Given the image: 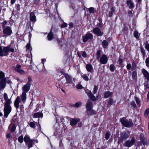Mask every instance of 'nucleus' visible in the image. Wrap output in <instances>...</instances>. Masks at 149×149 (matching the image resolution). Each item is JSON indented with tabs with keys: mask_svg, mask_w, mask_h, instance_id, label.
<instances>
[{
	"mask_svg": "<svg viewBox=\"0 0 149 149\" xmlns=\"http://www.w3.org/2000/svg\"><path fill=\"white\" fill-rule=\"evenodd\" d=\"M79 121V119H73L70 121V124L72 126H74Z\"/></svg>",
	"mask_w": 149,
	"mask_h": 149,
	"instance_id": "obj_25",
	"label": "nucleus"
},
{
	"mask_svg": "<svg viewBox=\"0 0 149 149\" xmlns=\"http://www.w3.org/2000/svg\"><path fill=\"white\" fill-rule=\"evenodd\" d=\"M30 21L32 22L35 23L36 22V17L34 12H32L30 13Z\"/></svg>",
	"mask_w": 149,
	"mask_h": 149,
	"instance_id": "obj_13",
	"label": "nucleus"
},
{
	"mask_svg": "<svg viewBox=\"0 0 149 149\" xmlns=\"http://www.w3.org/2000/svg\"><path fill=\"white\" fill-rule=\"evenodd\" d=\"M89 75V74L88 75L86 74H84L83 75L81 76V77L83 78V79L84 80L88 81L89 80V79L88 76Z\"/></svg>",
	"mask_w": 149,
	"mask_h": 149,
	"instance_id": "obj_37",
	"label": "nucleus"
},
{
	"mask_svg": "<svg viewBox=\"0 0 149 149\" xmlns=\"http://www.w3.org/2000/svg\"><path fill=\"white\" fill-rule=\"evenodd\" d=\"M27 61V57L24 55H22L20 56L19 58V62L22 63L23 61H24L25 62Z\"/></svg>",
	"mask_w": 149,
	"mask_h": 149,
	"instance_id": "obj_33",
	"label": "nucleus"
},
{
	"mask_svg": "<svg viewBox=\"0 0 149 149\" xmlns=\"http://www.w3.org/2000/svg\"><path fill=\"white\" fill-rule=\"evenodd\" d=\"M7 21L6 20H5L2 23H1V24L2 25V27L3 29L6 27L5 26L7 24Z\"/></svg>",
	"mask_w": 149,
	"mask_h": 149,
	"instance_id": "obj_51",
	"label": "nucleus"
},
{
	"mask_svg": "<svg viewBox=\"0 0 149 149\" xmlns=\"http://www.w3.org/2000/svg\"><path fill=\"white\" fill-rule=\"evenodd\" d=\"M131 67V64L130 63H127L126 65V68L127 70L128 71L130 70Z\"/></svg>",
	"mask_w": 149,
	"mask_h": 149,
	"instance_id": "obj_52",
	"label": "nucleus"
},
{
	"mask_svg": "<svg viewBox=\"0 0 149 149\" xmlns=\"http://www.w3.org/2000/svg\"><path fill=\"white\" fill-rule=\"evenodd\" d=\"M4 98L6 102H11L10 99H8V95L6 93H4Z\"/></svg>",
	"mask_w": 149,
	"mask_h": 149,
	"instance_id": "obj_35",
	"label": "nucleus"
},
{
	"mask_svg": "<svg viewBox=\"0 0 149 149\" xmlns=\"http://www.w3.org/2000/svg\"><path fill=\"white\" fill-rule=\"evenodd\" d=\"M145 134L144 133H142L140 134V139L141 142L143 145H145Z\"/></svg>",
	"mask_w": 149,
	"mask_h": 149,
	"instance_id": "obj_23",
	"label": "nucleus"
},
{
	"mask_svg": "<svg viewBox=\"0 0 149 149\" xmlns=\"http://www.w3.org/2000/svg\"><path fill=\"white\" fill-rule=\"evenodd\" d=\"M35 140L31 139L29 141L27 142L26 143V145H27L28 147H29V149L33 147V145L35 143Z\"/></svg>",
	"mask_w": 149,
	"mask_h": 149,
	"instance_id": "obj_21",
	"label": "nucleus"
},
{
	"mask_svg": "<svg viewBox=\"0 0 149 149\" xmlns=\"http://www.w3.org/2000/svg\"><path fill=\"white\" fill-rule=\"evenodd\" d=\"M28 81L26 84H31V81H32L31 78L29 76L28 78Z\"/></svg>",
	"mask_w": 149,
	"mask_h": 149,
	"instance_id": "obj_58",
	"label": "nucleus"
},
{
	"mask_svg": "<svg viewBox=\"0 0 149 149\" xmlns=\"http://www.w3.org/2000/svg\"><path fill=\"white\" fill-rule=\"evenodd\" d=\"M6 79H3L0 80V86L1 87V88H3L5 87V83L6 82Z\"/></svg>",
	"mask_w": 149,
	"mask_h": 149,
	"instance_id": "obj_30",
	"label": "nucleus"
},
{
	"mask_svg": "<svg viewBox=\"0 0 149 149\" xmlns=\"http://www.w3.org/2000/svg\"><path fill=\"white\" fill-rule=\"evenodd\" d=\"M135 142V139L134 137H132L130 140H126L123 145L124 146L130 147L133 145Z\"/></svg>",
	"mask_w": 149,
	"mask_h": 149,
	"instance_id": "obj_6",
	"label": "nucleus"
},
{
	"mask_svg": "<svg viewBox=\"0 0 149 149\" xmlns=\"http://www.w3.org/2000/svg\"><path fill=\"white\" fill-rule=\"evenodd\" d=\"M30 138L27 135H26L24 137V140L26 143L31 140Z\"/></svg>",
	"mask_w": 149,
	"mask_h": 149,
	"instance_id": "obj_42",
	"label": "nucleus"
},
{
	"mask_svg": "<svg viewBox=\"0 0 149 149\" xmlns=\"http://www.w3.org/2000/svg\"><path fill=\"white\" fill-rule=\"evenodd\" d=\"M144 116L146 118H149V108L146 109L144 113Z\"/></svg>",
	"mask_w": 149,
	"mask_h": 149,
	"instance_id": "obj_36",
	"label": "nucleus"
},
{
	"mask_svg": "<svg viewBox=\"0 0 149 149\" xmlns=\"http://www.w3.org/2000/svg\"><path fill=\"white\" fill-rule=\"evenodd\" d=\"M126 3L130 9H133L134 8V5L131 0H127Z\"/></svg>",
	"mask_w": 149,
	"mask_h": 149,
	"instance_id": "obj_17",
	"label": "nucleus"
},
{
	"mask_svg": "<svg viewBox=\"0 0 149 149\" xmlns=\"http://www.w3.org/2000/svg\"><path fill=\"white\" fill-rule=\"evenodd\" d=\"M17 114L15 115L13 117L12 119L11 120V123H14L16 125L18 124H19L18 123V119L17 116Z\"/></svg>",
	"mask_w": 149,
	"mask_h": 149,
	"instance_id": "obj_15",
	"label": "nucleus"
},
{
	"mask_svg": "<svg viewBox=\"0 0 149 149\" xmlns=\"http://www.w3.org/2000/svg\"><path fill=\"white\" fill-rule=\"evenodd\" d=\"M99 22L97 24V26L102 28L103 26V24L102 23V17H99L97 19Z\"/></svg>",
	"mask_w": 149,
	"mask_h": 149,
	"instance_id": "obj_22",
	"label": "nucleus"
},
{
	"mask_svg": "<svg viewBox=\"0 0 149 149\" xmlns=\"http://www.w3.org/2000/svg\"><path fill=\"white\" fill-rule=\"evenodd\" d=\"M102 45L104 48L106 49L108 47L109 43L107 40H104L102 42Z\"/></svg>",
	"mask_w": 149,
	"mask_h": 149,
	"instance_id": "obj_26",
	"label": "nucleus"
},
{
	"mask_svg": "<svg viewBox=\"0 0 149 149\" xmlns=\"http://www.w3.org/2000/svg\"><path fill=\"white\" fill-rule=\"evenodd\" d=\"M10 103H5L4 105V117L7 118L11 111L12 108Z\"/></svg>",
	"mask_w": 149,
	"mask_h": 149,
	"instance_id": "obj_3",
	"label": "nucleus"
},
{
	"mask_svg": "<svg viewBox=\"0 0 149 149\" xmlns=\"http://www.w3.org/2000/svg\"><path fill=\"white\" fill-rule=\"evenodd\" d=\"M30 127L32 128H35V124L34 122H31L29 124Z\"/></svg>",
	"mask_w": 149,
	"mask_h": 149,
	"instance_id": "obj_56",
	"label": "nucleus"
},
{
	"mask_svg": "<svg viewBox=\"0 0 149 149\" xmlns=\"http://www.w3.org/2000/svg\"><path fill=\"white\" fill-rule=\"evenodd\" d=\"M120 120L123 126L126 127H131L133 124L131 120H129L128 121L124 118H120Z\"/></svg>",
	"mask_w": 149,
	"mask_h": 149,
	"instance_id": "obj_5",
	"label": "nucleus"
},
{
	"mask_svg": "<svg viewBox=\"0 0 149 149\" xmlns=\"http://www.w3.org/2000/svg\"><path fill=\"white\" fill-rule=\"evenodd\" d=\"M93 31L97 37L102 36L104 34V32H102L100 28L98 27L93 28Z\"/></svg>",
	"mask_w": 149,
	"mask_h": 149,
	"instance_id": "obj_9",
	"label": "nucleus"
},
{
	"mask_svg": "<svg viewBox=\"0 0 149 149\" xmlns=\"http://www.w3.org/2000/svg\"><path fill=\"white\" fill-rule=\"evenodd\" d=\"M16 125L14 123H11L9 126V129L12 132H14L15 130Z\"/></svg>",
	"mask_w": 149,
	"mask_h": 149,
	"instance_id": "obj_19",
	"label": "nucleus"
},
{
	"mask_svg": "<svg viewBox=\"0 0 149 149\" xmlns=\"http://www.w3.org/2000/svg\"><path fill=\"white\" fill-rule=\"evenodd\" d=\"M134 99L136 102H140L139 98L136 95L134 96Z\"/></svg>",
	"mask_w": 149,
	"mask_h": 149,
	"instance_id": "obj_54",
	"label": "nucleus"
},
{
	"mask_svg": "<svg viewBox=\"0 0 149 149\" xmlns=\"http://www.w3.org/2000/svg\"><path fill=\"white\" fill-rule=\"evenodd\" d=\"M3 32L4 35L8 36L11 34L12 31L10 27L7 26L6 28H3Z\"/></svg>",
	"mask_w": 149,
	"mask_h": 149,
	"instance_id": "obj_11",
	"label": "nucleus"
},
{
	"mask_svg": "<svg viewBox=\"0 0 149 149\" xmlns=\"http://www.w3.org/2000/svg\"><path fill=\"white\" fill-rule=\"evenodd\" d=\"M14 50L13 48H11L10 45L4 47L3 48L0 46V56H7L9 54L10 52H13Z\"/></svg>",
	"mask_w": 149,
	"mask_h": 149,
	"instance_id": "obj_1",
	"label": "nucleus"
},
{
	"mask_svg": "<svg viewBox=\"0 0 149 149\" xmlns=\"http://www.w3.org/2000/svg\"><path fill=\"white\" fill-rule=\"evenodd\" d=\"M108 61V58L107 56L105 54H103L102 55L100 58L99 62L101 64H105L107 63Z\"/></svg>",
	"mask_w": 149,
	"mask_h": 149,
	"instance_id": "obj_10",
	"label": "nucleus"
},
{
	"mask_svg": "<svg viewBox=\"0 0 149 149\" xmlns=\"http://www.w3.org/2000/svg\"><path fill=\"white\" fill-rule=\"evenodd\" d=\"M76 88L77 89H82L83 87L82 85L79 84L77 85Z\"/></svg>",
	"mask_w": 149,
	"mask_h": 149,
	"instance_id": "obj_55",
	"label": "nucleus"
},
{
	"mask_svg": "<svg viewBox=\"0 0 149 149\" xmlns=\"http://www.w3.org/2000/svg\"><path fill=\"white\" fill-rule=\"evenodd\" d=\"M90 14L93 13H95V9L93 7H91L88 9Z\"/></svg>",
	"mask_w": 149,
	"mask_h": 149,
	"instance_id": "obj_49",
	"label": "nucleus"
},
{
	"mask_svg": "<svg viewBox=\"0 0 149 149\" xmlns=\"http://www.w3.org/2000/svg\"><path fill=\"white\" fill-rule=\"evenodd\" d=\"M143 85L144 87L147 88L149 89V84H148V82L144 83Z\"/></svg>",
	"mask_w": 149,
	"mask_h": 149,
	"instance_id": "obj_59",
	"label": "nucleus"
},
{
	"mask_svg": "<svg viewBox=\"0 0 149 149\" xmlns=\"http://www.w3.org/2000/svg\"><path fill=\"white\" fill-rule=\"evenodd\" d=\"M0 80L4 79H6V78H5L4 73L2 71H0Z\"/></svg>",
	"mask_w": 149,
	"mask_h": 149,
	"instance_id": "obj_41",
	"label": "nucleus"
},
{
	"mask_svg": "<svg viewBox=\"0 0 149 149\" xmlns=\"http://www.w3.org/2000/svg\"><path fill=\"white\" fill-rule=\"evenodd\" d=\"M42 113L40 112L35 113L33 115V117L34 118L41 117H42Z\"/></svg>",
	"mask_w": 149,
	"mask_h": 149,
	"instance_id": "obj_31",
	"label": "nucleus"
},
{
	"mask_svg": "<svg viewBox=\"0 0 149 149\" xmlns=\"http://www.w3.org/2000/svg\"><path fill=\"white\" fill-rule=\"evenodd\" d=\"M12 69L14 70L17 72H19V65L17 64L16 66H13L12 68Z\"/></svg>",
	"mask_w": 149,
	"mask_h": 149,
	"instance_id": "obj_47",
	"label": "nucleus"
},
{
	"mask_svg": "<svg viewBox=\"0 0 149 149\" xmlns=\"http://www.w3.org/2000/svg\"><path fill=\"white\" fill-rule=\"evenodd\" d=\"M136 68V65L134 61H133L132 63V71L135 70Z\"/></svg>",
	"mask_w": 149,
	"mask_h": 149,
	"instance_id": "obj_39",
	"label": "nucleus"
},
{
	"mask_svg": "<svg viewBox=\"0 0 149 149\" xmlns=\"http://www.w3.org/2000/svg\"><path fill=\"white\" fill-rule=\"evenodd\" d=\"M86 68L87 71L90 72H92L93 68L92 65L90 64H87L86 65Z\"/></svg>",
	"mask_w": 149,
	"mask_h": 149,
	"instance_id": "obj_16",
	"label": "nucleus"
},
{
	"mask_svg": "<svg viewBox=\"0 0 149 149\" xmlns=\"http://www.w3.org/2000/svg\"><path fill=\"white\" fill-rule=\"evenodd\" d=\"M83 53L82 54V56L84 58H86L87 57V55L85 51L82 52Z\"/></svg>",
	"mask_w": 149,
	"mask_h": 149,
	"instance_id": "obj_62",
	"label": "nucleus"
},
{
	"mask_svg": "<svg viewBox=\"0 0 149 149\" xmlns=\"http://www.w3.org/2000/svg\"><path fill=\"white\" fill-rule=\"evenodd\" d=\"M29 42L27 44V45L26 46V50L27 51H29L30 52V53H31V51L32 50V48L31 47V45H30V39L31 37L30 36V35H29Z\"/></svg>",
	"mask_w": 149,
	"mask_h": 149,
	"instance_id": "obj_18",
	"label": "nucleus"
},
{
	"mask_svg": "<svg viewBox=\"0 0 149 149\" xmlns=\"http://www.w3.org/2000/svg\"><path fill=\"white\" fill-rule=\"evenodd\" d=\"M24 141L23 136H19V142L22 143Z\"/></svg>",
	"mask_w": 149,
	"mask_h": 149,
	"instance_id": "obj_60",
	"label": "nucleus"
},
{
	"mask_svg": "<svg viewBox=\"0 0 149 149\" xmlns=\"http://www.w3.org/2000/svg\"><path fill=\"white\" fill-rule=\"evenodd\" d=\"M123 25L124 27H123V29L122 30V31L125 35H127L128 33V29L127 27H126L125 24H124Z\"/></svg>",
	"mask_w": 149,
	"mask_h": 149,
	"instance_id": "obj_32",
	"label": "nucleus"
},
{
	"mask_svg": "<svg viewBox=\"0 0 149 149\" xmlns=\"http://www.w3.org/2000/svg\"><path fill=\"white\" fill-rule=\"evenodd\" d=\"M139 33L138 31L136 30L135 31L134 33V37L138 40H139Z\"/></svg>",
	"mask_w": 149,
	"mask_h": 149,
	"instance_id": "obj_38",
	"label": "nucleus"
},
{
	"mask_svg": "<svg viewBox=\"0 0 149 149\" xmlns=\"http://www.w3.org/2000/svg\"><path fill=\"white\" fill-rule=\"evenodd\" d=\"M86 112L88 116L93 115L97 113L96 111L93 110V109L86 111Z\"/></svg>",
	"mask_w": 149,
	"mask_h": 149,
	"instance_id": "obj_24",
	"label": "nucleus"
},
{
	"mask_svg": "<svg viewBox=\"0 0 149 149\" xmlns=\"http://www.w3.org/2000/svg\"><path fill=\"white\" fill-rule=\"evenodd\" d=\"M131 75L133 79H135L137 78V72L136 70L132 71Z\"/></svg>",
	"mask_w": 149,
	"mask_h": 149,
	"instance_id": "obj_27",
	"label": "nucleus"
},
{
	"mask_svg": "<svg viewBox=\"0 0 149 149\" xmlns=\"http://www.w3.org/2000/svg\"><path fill=\"white\" fill-rule=\"evenodd\" d=\"M136 6L137 7H139L140 6L142 2V0H136Z\"/></svg>",
	"mask_w": 149,
	"mask_h": 149,
	"instance_id": "obj_45",
	"label": "nucleus"
},
{
	"mask_svg": "<svg viewBox=\"0 0 149 149\" xmlns=\"http://www.w3.org/2000/svg\"><path fill=\"white\" fill-rule=\"evenodd\" d=\"M31 84H26L22 88L23 91L22 94L21 95V100L23 102H25L26 99V93L29 90Z\"/></svg>",
	"mask_w": 149,
	"mask_h": 149,
	"instance_id": "obj_2",
	"label": "nucleus"
},
{
	"mask_svg": "<svg viewBox=\"0 0 149 149\" xmlns=\"http://www.w3.org/2000/svg\"><path fill=\"white\" fill-rule=\"evenodd\" d=\"M93 107V105L92 103H87L86 105V111H87L92 109Z\"/></svg>",
	"mask_w": 149,
	"mask_h": 149,
	"instance_id": "obj_29",
	"label": "nucleus"
},
{
	"mask_svg": "<svg viewBox=\"0 0 149 149\" xmlns=\"http://www.w3.org/2000/svg\"><path fill=\"white\" fill-rule=\"evenodd\" d=\"M68 26V24L66 23L63 22L62 23L61 26V28H64L67 27Z\"/></svg>",
	"mask_w": 149,
	"mask_h": 149,
	"instance_id": "obj_57",
	"label": "nucleus"
},
{
	"mask_svg": "<svg viewBox=\"0 0 149 149\" xmlns=\"http://www.w3.org/2000/svg\"><path fill=\"white\" fill-rule=\"evenodd\" d=\"M81 105V103H75L74 106L75 107H80Z\"/></svg>",
	"mask_w": 149,
	"mask_h": 149,
	"instance_id": "obj_64",
	"label": "nucleus"
},
{
	"mask_svg": "<svg viewBox=\"0 0 149 149\" xmlns=\"http://www.w3.org/2000/svg\"><path fill=\"white\" fill-rule=\"evenodd\" d=\"M110 135V134L109 132H106L105 136V138L107 140L109 139Z\"/></svg>",
	"mask_w": 149,
	"mask_h": 149,
	"instance_id": "obj_53",
	"label": "nucleus"
},
{
	"mask_svg": "<svg viewBox=\"0 0 149 149\" xmlns=\"http://www.w3.org/2000/svg\"><path fill=\"white\" fill-rule=\"evenodd\" d=\"M89 97L90 98V99L93 101H95L97 99L91 92H90V96Z\"/></svg>",
	"mask_w": 149,
	"mask_h": 149,
	"instance_id": "obj_28",
	"label": "nucleus"
},
{
	"mask_svg": "<svg viewBox=\"0 0 149 149\" xmlns=\"http://www.w3.org/2000/svg\"><path fill=\"white\" fill-rule=\"evenodd\" d=\"M93 38V36L92 34L90 33H87L84 35L82 36L83 41L85 43L89 39L92 40Z\"/></svg>",
	"mask_w": 149,
	"mask_h": 149,
	"instance_id": "obj_8",
	"label": "nucleus"
},
{
	"mask_svg": "<svg viewBox=\"0 0 149 149\" xmlns=\"http://www.w3.org/2000/svg\"><path fill=\"white\" fill-rule=\"evenodd\" d=\"M133 11V10L131 9L130 11L128 12V15L129 17L130 18L132 17L134 15L133 13H132Z\"/></svg>",
	"mask_w": 149,
	"mask_h": 149,
	"instance_id": "obj_43",
	"label": "nucleus"
},
{
	"mask_svg": "<svg viewBox=\"0 0 149 149\" xmlns=\"http://www.w3.org/2000/svg\"><path fill=\"white\" fill-rule=\"evenodd\" d=\"M19 74L22 75H24L25 74V72L22 70L19 69Z\"/></svg>",
	"mask_w": 149,
	"mask_h": 149,
	"instance_id": "obj_61",
	"label": "nucleus"
},
{
	"mask_svg": "<svg viewBox=\"0 0 149 149\" xmlns=\"http://www.w3.org/2000/svg\"><path fill=\"white\" fill-rule=\"evenodd\" d=\"M129 137L128 133L126 132H123L120 134V137H118L119 141L123 142L125 140Z\"/></svg>",
	"mask_w": 149,
	"mask_h": 149,
	"instance_id": "obj_7",
	"label": "nucleus"
},
{
	"mask_svg": "<svg viewBox=\"0 0 149 149\" xmlns=\"http://www.w3.org/2000/svg\"><path fill=\"white\" fill-rule=\"evenodd\" d=\"M52 29L53 26L52 27L50 30V32L48 33L47 36V39L49 41L52 40L53 39L54 37V35L52 32Z\"/></svg>",
	"mask_w": 149,
	"mask_h": 149,
	"instance_id": "obj_12",
	"label": "nucleus"
},
{
	"mask_svg": "<svg viewBox=\"0 0 149 149\" xmlns=\"http://www.w3.org/2000/svg\"><path fill=\"white\" fill-rule=\"evenodd\" d=\"M101 50H98L97 51L96 55L97 56V59L98 60L101 55Z\"/></svg>",
	"mask_w": 149,
	"mask_h": 149,
	"instance_id": "obj_44",
	"label": "nucleus"
},
{
	"mask_svg": "<svg viewBox=\"0 0 149 149\" xmlns=\"http://www.w3.org/2000/svg\"><path fill=\"white\" fill-rule=\"evenodd\" d=\"M121 57V55H120L119 56V57L118 58V63L120 65H121L124 62V59H123L122 58H120V57Z\"/></svg>",
	"mask_w": 149,
	"mask_h": 149,
	"instance_id": "obj_40",
	"label": "nucleus"
},
{
	"mask_svg": "<svg viewBox=\"0 0 149 149\" xmlns=\"http://www.w3.org/2000/svg\"><path fill=\"white\" fill-rule=\"evenodd\" d=\"M145 63L147 67L149 68V56L146 58Z\"/></svg>",
	"mask_w": 149,
	"mask_h": 149,
	"instance_id": "obj_50",
	"label": "nucleus"
},
{
	"mask_svg": "<svg viewBox=\"0 0 149 149\" xmlns=\"http://www.w3.org/2000/svg\"><path fill=\"white\" fill-rule=\"evenodd\" d=\"M115 68L113 64H111L110 65V70L112 72H113L115 70Z\"/></svg>",
	"mask_w": 149,
	"mask_h": 149,
	"instance_id": "obj_46",
	"label": "nucleus"
},
{
	"mask_svg": "<svg viewBox=\"0 0 149 149\" xmlns=\"http://www.w3.org/2000/svg\"><path fill=\"white\" fill-rule=\"evenodd\" d=\"M112 93L109 91H105L104 93V98H107L112 95Z\"/></svg>",
	"mask_w": 149,
	"mask_h": 149,
	"instance_id": "obj_20",
	"label": "nucleus"
},
{
	"mask_svg": "<svg viewBox=\"0 0 149 149\" xmlns=\"http://www.w3.org/2000/svg\"><path fill=\"white\" fill-rule=\"evenodd\" d=\"M60 72L61 75H63L66 79V82L64 83L63 81H61L62 83L64 84L71 83L72 82V78L71 76L68 74L63 72L62 70H61Z\"/></svg>",
	"mask_w": 149,
	"mask_h": 149,
	"instance_id": "obj_4",
	"label": "nucleus"
},
{
	"mask_svg": "<svg viewBox=\"0 0 149 149\" xmlns=\"http://www.w3.org/2000/svg\"><path fill=\"white\" fill-rule=\"evenodd\" d=\"M142 73L148 81H149V73L145 69H143Z\"/></svg>",
	"mask_w": 149,
	"mask_h": 149,
	"instance_id": "obj_14",
	"label": "nucleus"
},
{
	"mask_svg": "<svg viewBox=\"0 0 149 149\" xmlns=\"http://www.w3.org/2000/svg\"><path fill=\"white\" fill-rule=\"evenodd\" d=\"M98 85H95L94 86V88L93 91V92L94 94H95L97 93L98 90Z\"/></svg>",
	"mask_w": 149,
	"mask_h": 149,
	"instance_id": "obj_48",
	"label": "nucleus"
},
{
	"mask_svg": "<svg viewBox=\"0 0 149 149\" xmlns=\"http://www.w3.org/2000/svg\"><path fill=\"white\" fill-rule=\"evenodd\" d=\"M145 48L149 52V44L148 43L146 44L145 45Z\"/></svg>",
	"mask_w": 149,
	"mask_h": 149,
	"instance_id": "obj_63",
	"label": "nucleus"
},
{
	"mask_svg": "<svg viewBox=\"0 0 149 149\" xmlns=\"http://www.w3.org/2000/svg\"><path fill=\"white\" fill-rule=\"evenodd\" d=\"M141 52L142 55V56L143 58H144L146 55V52L145 50L144 49L143 47L141 46L140 47Z\"/></svg>",
	"mask_w": 149,
	"mask_h": 149,
	"instance_id": "obj_34",
	"label": "nucleus"
}]
</instances>
